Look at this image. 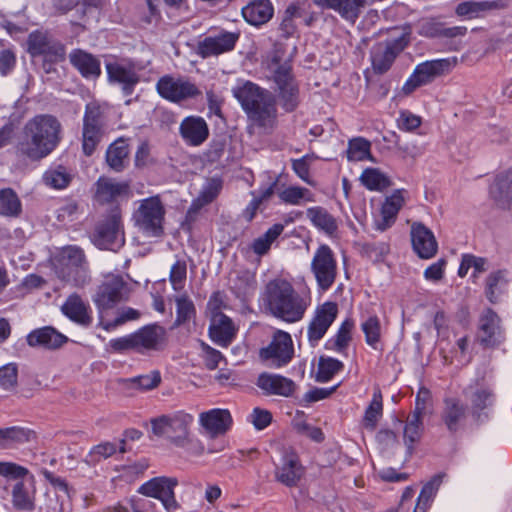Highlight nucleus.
<instances>
[{
	"label": "nucleus",
	"mask_w": 512,
	"mask_h": 512,
	"mask_svg": "<svg viewBox=\"0 0 512 512\" xmlns=\"http://www.w3.org/2000/svg\"><path fill=\"white\" fill-rule=\"evenodd\" d=\"M63 127L52 114H37L23 126L14 146L15 167L25 170L48 157L62 141Z\"/></svg>",
	"instance_id": "nucleus-1"
},
{
	"label": "nucleus",
	"mask_w": 512,
	"mask_h": 512,
	"mask_svg": "<svg viewBox=\"0 0 512 512\" xmlns=\"http://www.w3.org/2000/svg\"><path fill=\"white\" fill-rule=\"evenodd\" d=\"M251 125L271 132L277 124L278 110L273 93L251 81H241L232 88Z\"/></svg>",
	"instance_id": "nucleus-2"
},
{
	"label": "nucleus",
	"mask_w": 512,
	"mask_h": 512,
	"mask_svg": "<svg viewBox=\"0 0 512 512\" xmlns=\"http://www.w3.org/2000/svg\"><path fill=\"white\" fill-rule=\"evenodd\" d=\"M263 302L271 315L289 323L301 320L307 309L305 299L284 279H274L267 283Z\"/></svg>",
	"instance_id": "nucleus-3"
},
{
	"label": "nucleus",
	"mask_w": 512,
	"mask_h": 512,
	"mask_svg": "<svg viewBox=\"0 0 512 512\" xmlns=\"http://www.w3.org/2000/svg\"><path fill=\"white\" fill-rule=\"evenodd\" d=\"M167 342L166 329L153 323L145 325L131 334L111 339L108 345L114 353L123 354L134 351L139 354H147L164 350Z\"/></svg>",
	"instance_id": "nucleus-4"
},
{
	"label": "nucleus",
	"mask_w": 512,
	"mask_h": 512,
	"mask_svg": "<svg viewBox=\"0 0 512 512\" xmlns=\"http://www.w3.org/2000/svg\"><path fill=\"white\" fill-rule=\"evenodd\" d=\"M57 277L75 287H83L90 280L88 262L82 248L76 245L63 247L55 262Z\"/></svg>",
	"instance_id": "nucleus-5"
},
{
	"label": "nucleus",
	"mask_w": 512,
	"mask_h": 512,
	"mask_svg": "<svg viewBox=\"0 0 512 512\" xmlns=\"http://www.w3.org/2000/svg\"><path fill=\"white\" fill-rule=\"evenodd\" d=\"M462 394L467 402L469 416L476 426L486 423L496 404V393L493 387L484 381L476 380L467 385Z\"/></svg>",
	"instance_id": "nucleus-6"
},
{
	"label": "nucleus",
	"mask_w": 512,
	"mask_h": 512,
	"mask_svg": "<svg viewBox=\"0 0 512 512\" xmlns=\"http://www.w3.org/2000/svg\"><path fill=\"white\" fill-rule=\"evenodd\" d=\"M90 239L97 248L102 250L116 252L124 246L125 234L119 206L111 208L109 213L96 223Z\"/></svg>",
	"instance_id": "nucleus-7"
},
{
	"label": "nucleus",
	"mask_w": 512,
	"mask_h": 512,
	"mask_svg": "<svg viewBox=\"0 0 512 512\" xmlns=\"http://www.w3.org/2000/svg\"><path fill=\"white\" fill-rule=\"evenodd\" d=\"M165 207L159 196H151L140 201L132 220L144 236L161 238L164 235Z\"/></svg>",
	"instance_id": "nucleus-8"
},
{
	"label": "nucleus",
	"mask_w": 512,
	"mask_h": 512,
	"mask_svg": "<svg viewBox=\"0 0 512 512\" xmlns=\"http://www.w3.org/2000/svg\"><path fill=\"white\" fill-rule=\"evenodd\" d=\"M106 115L104 108L96 101L86 104L82 126V152L90 157L102 142L106 133Z\"/></svg>",
	"instance_id": "nucleus-9"
},
{
	"label": "nucleus",
	"mask_w": 512,
	"mask_h": 512,
	"mask_svg": "<svg viewBox=\"0 0 512 512\" xmlns=\"http://www.w3.org/2000/svg\"><path fill=\"white\" fill-rule=\"evenodd\" d=\"M273 96L286 113L294 112L300 105V87L292 66L288 63L279 65L271 76Z\"/></svg>",
	"instance_id": "nucleus-10"
},
{
	"label": "nucleus",
	"mask_w": 512,
	"mask_h": 512,
	"mask_svg": "<svg viewBox=\"0 0 512 512\" xmlns=\"http://www.w3.org/2000/svg\"><path fill=\"white\" fill-rule=\"evenodd\" d=\"M128 284L120 275H109L97 287L93 296L99 318L118 303L128 298Z\"/></svg>",
	"instance_id": "nucleus-11"
},
{
	"label": "nucleus",
	"mask_w": 512,
	"mask_h": 512,
	"mask_svg": "<svg viewBox=\"0 0 512 512\" xmlns=\"http://www.w3.org/2000/svg\"><path fill=\"white\" fill-rule=\"evenodd\" d=\"M455 64V59L450 60L448 58L435 59L418 64L404 83L402 87L403 93L409 95L417 88L433 82L435 78L450 72Z\"/></svg>",
	"instance_id": "nucleus-12"
},
{
	"label": "nucleus",
	"mask_w": 512,
	"mask_h": 512,
	"mask_svg": "<svg viewBox=\"0 0 512 512\" xmlns=\"http://www.w3.org/2000/svg\"><path fill=\"white\" fill-rule=\"evenodd\" d=\"M317 286L321 291L329 290L337 278V260L327 244H321L315 251L310 265Z\"/></svg>",
	"instance_id": "nucleus-13"
},
{
	"label": "nucleus",
	"mask_w": 512,
	"mask_h": 512,
	"mask_svg": "<svg viewBox=\"0 0 512 512\" xmlns=\"http://www.w3.org/2000/svg\"><path fill=\"white\" fill-rule=\"evenodd\" d=\"M26 51L31 58L55 57L66 55V46L55 38L49 30L36 29L26 39Z\"/></svg>",
	"instance_id": "nucleus-14"
},
{
	"label": "nucleus",
	"mask_w": 512,
	"mask_h": 512,
	"mask_svg": "<svg viewBox=\"0 0 512 512\" xmlns=\"http://www.w3.org/2000/svg\"><path fill=\"white\" fill-rule=\"evenodd\" d=\"M409 38L406 35L375 44L370 51L373 70L376 74L386 73L394 63L397 56L408 46Z\"/></svg>",
	"instance_id": "nucleus-15"
},
{
	"label": "nucleus",
	"mask_w": 512,
	"mask_h": 512,
	"mask_svg": "<svg viewBox=\"0 0 512 512\" xmlns=\"http://www.w3.org/2000/svg\"><path fill=\"white\" fill-rule=\"evenodd\" d=\"M177 484L176 478L155 477L142 484L138 492L143 496L160 500L167 512H175L180 508L174 493Z\"/></svg>",
	"instance_id": "nucleus-16"
},
{
	"label": "nucleus",
	"mask_w": 512,
	"mask_h": 512,
	"mask_svg": "<svg viewBox=\"0 0 512 512\" xmlns=\"http://www.w3.org/2000/svg\"><path fill=\"white\" fill-rule=\"evenodd\" d=\"M259 354L263 360H271L275 367L287 365L294 355L291 335L288 332L277 330L270 344L261 348Z\"/></svg>",
	"instance_id": "nucleus-17"
},
{
	"label": "nucleus",
	"mask_w": 512,
	"mask_h": 512,
	"mask_svg": "<svg viewBox=\"0 0 512 512\" xmlns=\"http://www.w3.org/2000/svg\"><path fill=\"white\" fill-rule=\"evenodd\" d=\"M337 315L338 305L335 302L326 301L316 308L307 329L308 341L312 346L324 337Z\"/></svg>",
	"instance_id": "nucleus-18"
},
{
	"label": "nucleus",
	"mask_w": 512,
	"mask_h": 512,
	"mask_svg": "<svg viewBox=\"0 0 512 512\" xmlns=\"http://www.w3.org/2000/svg\"><path fill=\"white\" fill-rule=\"evenodd\" d=\"M239 37V32L220 30L218 33L206 36L198 42L197 54L205 59L230 52L235 48Z\"/></svg>",
	"instance_id": "nucleus-19"
},
{
	"label": "nucleus",
	"mask_w": 512,
	"mask_h": 512,
	"mask_svg": "<svg viewBox=\"0 0 512 512\" xmlns=\"http://www.w3.org/2000/svg\"><path fill=\"white\" fill-rule=\"evenodd\" d=\"M156 89L162 98L176 103L194 98L201 93L193 83L180 79L175 80L169 75H165L158 80Z\"/></svg>",
	"instance_id": "nucleus-20"
},
{
	"label": "nucleus",
	"mask_w": 512,
	"mask_h": 512,
	"mask_svg": "<svg viewBox=\"0 0 512 512\" xmlns=\"http://www.w3.org/2000/svg\"><path fill=\"white\" fill-rule=\"evenodd\" d=\"M238 327L220 310L212 311L208 329L209 337L216 345L227 348L236 338Z\"/></svg>",
	"instance_id": "nucleus-21"
},
{
	"label": "nucleus",
	"mask_w": 512,
	"mask_h": 512,
	"mask_svg": "<svg viewBox=\"0 0 512 512\" xmlns=\"http://www.w3.org/2000/svg\"><path fill=\"white\" fill-rule=\"evenodd\" d=\"M500 323V317L490 308L480 317L478 340L484 348H496L503 343L505 337Z\"/></svg>",
	"instance_id": "nucleus-22"
},
{
	"label": "nucleus",
	"mask_w": 512,
	"mask_h": 512,
	"mask_svg": "<svg viewBox=\"0 0 512 512\" xmlns=\"http://www.w3.org/2000/svg\"><path fill=\"white\" fill-rule=\"evenodd\" d=\"M467 415L468 408L459 398H444L440 417L450 434L454 435L465 427Z\"/></svg>",
	"instance_id": "nucleus-23"
},
{
	"label": "nucleus",
	"mask_w": 512,
	"mask_h": 512,
	"mask_svg": "<svg viewBox=\"0 0 512 512\" xmlns=\"http://www.w3.org/2000/svg\"><path fill=\"white\" fill-rule=\"evenodd\" d=\"M411 243L413 251L421 259H430L438 251V243L433 232L421 222L411 225Z\"/></svg>",
	"instance_id": "nucleus-24"
},
{
	"label": "nucleus",
	"mask_w": 512,
	"mask_h": 512,
	"mask_svg": "<svg viewBox=\"0 0 512 512\" xmlns=\"http://www.w3.org/2000/svg\"><path fill=\"white\" fill-rule=\"evenodd\" d=\"M71 66L86 80H97L101 74V60L98 56L81 48L69 53Z\"/></svg>",
	"instance_id": "nucleus-25"
},
{
	"label": "nucleus",
	"mask_w": 512,
	"mask_h": 512,
	"mask_svg": "<svg viewBox=\"0 0 512 512\" xmlns=\"http://www.w3.org/2000/svg\"><path fill=\"white\" fill-rule=\"evenodd\" d=\"M199 422L211 438H216L230 430L233 419L229 410L214 408L200 413Z\"/></svg>",
	"instance_id": "nucleus-26"
},
{
	"label": "nucleus",
	"mask_w": 512,
	"mask_h": 512,
	"mask_svg": "<svg viewBox=\"0 0 512 512\" xmlns=\"http://www.w3.org/2000/svg\"><path fill=\"white\" fill-rule=\"evenodd\" d=\"M30 347H41L47 350H57L66 344L69 339L52 326H44L32 330L26 337Z\"/></svg>",
	"instance_id": "nucleus-27"
},
{
	"label": "nucleus",
	"mask_w": 512,
	"mask_h": 512,
	"mask_svg": "<svg viewBox=\"0 0 512 512\" xmlns=\"http://www.w3.org/2000/svg\"><path fill=\"white\" fill-rule=\"evenodd\" d=\"M274 474L276 481L292 488L298 486L305 474V468L302 466L299 457L290 453L284 455L281 466L276 467Z\"/></svg>",
	"instance_id": "nucleus-28"
},
{
	"label": "nucleus",
	"mask_w": 512,
	"mask_h": 512,
	"mask_svg": "<svg viewBox=\"0 0 512 512\" xmlns=\"http://www.w3.org/2000/svg\"><path fill=\"white\" fill-rule=\"evenodd\" d=\"M507 0H467L459 3L455 8V14L464 19H476L485 17L495 10L506 8Z\"/></svg>",
	"instance_id": "nucleus-29"
},
{
	"label": "nucleus",
	"mask_w": 512,
	"mask_h": 512,
	"mask_svg": "<svg viewBox=\"0 0 512 512\" xmlns=\"http://www.w3.org/2000/svg\"><path fill=\"white\" fill-rule=\"evenodd\" d=\"M323 10H333L344 20L355 23L362 9L367 5V0H312Z\"/></svg>",
	"instance_id": "nucleus-30"
},
{
	"label": "nucleus",
	"mask_w": 512,
	"mask_h": 512,
	"mask_svg": "<svg viewBox=\"0 0 512 512\" xmlns=\"http://www.w3.org/2000/svg\"><path fill=\"white\" fill-rule=\"evenodd\" d=\"M489 194L499 208H512V169L500 172L495 176Z\"/></svg>",
	"instance_id": "nucleus-31"
},
{
	"label": "nucleus",
	"mask_w": 512,
	"mask_h": 512,
	"mask_svg": "<svg viewBox=\"0 0 512 512\" xmlns=\"http://www.w3.org/2000/svg\"><path fill=\"white\" fill-rule=\"evenodd\" d=\"M179 133L189 146H199L209 137V127L202 117L189 116L183 119Z\"/></svg>",
	"instance_id": "nucleus-32"
},
{
	"label": "nucleus",
	"mask_w": 512,
	"mask_h": 512,
	"mask_svg": "<svg viewBox=\"0 0 512 512\" xmlns=\"http://www.w3.org/2000/svg\"><path fill=\"white\" fill-rule=\"evenodd\" d=\"M256 385L267 395L290 397L293 395L296 384L293 380L278 374L261 373Z\"/></svg>",
	"instance_id": "nucleus-33"
},
{
	"label": "nucleus",
	"mask_w": 512,
	"mask_h": 512,
	"mask_svg": "<svg viewBox=\"0 0 512 512\" xmlns=\"http://www.w3.org/2000/svg\"><path fill=\"white\" fill-rule=\"evenodd\" d=\"M405 192L404 189H397L392 195L386 197L381 207V218L375 221L376 230L386 231L395 223L397 215L405 203Z\"/></svg>",
	"instance_id": "nucleus-34"
},
{
	"label": "nucleus",
	"mask_w": 512,
	"mask_h": 512,
	"mask_svg": "<svg viewBox=\"0 0 512 512\" xmlns=\"http://www.w3.org/2000/svg\"><path fill=\"white\" fill-rule=\"evenodd\" d=\"M108 81L121 85L123 94L129 96L133 93L139 82V75L133 68L125 67L118 63H106Z\"/></svg>",
	"instance_id": "nucleus-35"
},
{
	"label": "nucleus",
	"mask_w": 512,
	"mask_h": 512,
	"mask_svg": "<svg viewBox=\"0 0 512 512\" xmlns=\"http://www.w3.org/2000/svg\"><path fill=\"white\" fill-rule=\"evenodd\" d=\"M241 14L248 24L258 27L271 20L274 6L270 0H253L242 7Z\"/></svg>",
	"instance_id": "nucleus-36"
},
{
	"label": "nucleus",
	"mask_w": 512,
	"mask_h": 512,
	"mask_svg": "<svg viewBox=\"0 0 512 512\" xmlns=\"http://www.w3.org/2000/svg\"><path fill=\"white\" fill-rule=\"evenodd\" d=\"M34 430L22 426L0 428V449H11L36 440Z\"/></svg>",
	"instance_id": "nucleus-37"
},
{
	"label": "nucleus",
	"mask_w": 512,
	"mask_h": 512,
	"mask_svg": "<svg viewBox=\"0 0 512 512\" xmlns=\"http://www.w3.org/2000/svg\"><path fill=\"white\" fill-rule=\"evenodd\" d=\"M96 200L101 203H111L119 197L128 196L130 186L127 182H115L110 178H99L96 183Z\"/></svg>",
	"instance_id": "nucleus-38"
},
{
	"label": "nucleus",
	"mask_w": 512,
	"mask_h": 512,
	"mask_svg": "<svg viewBox=\"0 0 512 512\" xmlns=\"http://www.w3.org/2000/svg\"><path fill=\"white\" fill-rule=\"evenodd\" d=\"M193 422L190 414L178 413L171 417L167 438L175 446L184 447L189 442V427Z\"/></svg>",
	"instance_id": "nucleus-39"
},
{
	"label": "nucleus",
	"mask_w": 512,
	"mask_h": 512,
	"mask_svg": "<svg viewBox=\"0 0 512 512\" xmlns=\"http://www.w3.org/2000/svg\"><path fill=\"white\" fill-rule=\"evenodd\" d=\"M88 310L89 307L76 293L71 294L61 307V311L66 317L85 327L92 323V317L89 315Z\"/></svg>",
	"instance_id": "nucleus-40"
},
{
	"label": "nucleus",
	"mask_w": 512,
	"mask_h": 512,
	"mask_svg": "<svg viewBox=\"0 0 512 512\" xmlns=\"http://www.w3.org/2000/svg\"><path fill=\"white\" fill-rule=\"evenodd\" d=\"M467 33V28L464 26L445 27L443 23L435 19L424 21L419 30L421 36L427 38H447L452 39L459 36H464Z\"/></svg>",
	"instance_id": "nucleus-41"
},
{
	"label": "nucleus",
	"mask_w": 512,
	"mask_h": 512,
	"mask_svg": "<svg viewBox=\"0 0 512 512\" xmlns=\"http://www.w3.org/2000/svg\"><path fill=\"white\" fill-rule=\"evenodd\" d=\"M129 145L122 138L111 143L105 155L107 165L115 172L123 171L128 164Z\"/></svg>",
	"instance_id": "nucleus-42"
},
{
	"label": "nucleus",
	"mask_w": 512,
	"mask_h": 512,
	"mask_svg": "<svg viewBox=\"0 0 512 512\" xmlns=\"http://www.w3.org/2000/svg\"><path fill=\"white\" fill-rule=\"evenodd\" d=\"M445 476V473H437L423 485L413 512H427Z\"/></svg>",
	"instance_id": "nucleus-43"
},
{
	"label": "nucleus",
	"mask_w": 512,
	"mask_h": 512,
	"mask_svg": "<svg viewBox=\"0 0 512 512\" xmlns=\"http://www.w3.org/2000/svg\"><path fill=\"white\" fill-rule=\"evenodd\" d=\"M306 214L312 224L326 234L331 236L337 231V221L327 209L321 206L311 207L307 209Z\"/></svg>",
	"instance_id": "nucleus-44"
},
{
	"label": "nucleus",
	"mask_w": 512,
	"mask_h": 512,
	"mask_svg": "<svg viewBox=\"0 0 512 512\" xmlns=\"http://www.w3.org/2000/svg\"><path fill=\"white\" fill-rule=\"evenodd\" d=\"M304 16V7L300 2H293L284 11L282 21L279 25L280 35L284 39L291 38L297 32L295 19Z\"/></svg>",
	"instance_id": "nucleus-45"
},
{
	"label": "nucleus",
	"mask_w": 512,
	"mask_h": 512,
	"mask_svg": "<svg viewBox=\"0 0 512 512\" xmlns=\"http://www.w3.org/2000/svg\"><path fill=\"white\" fill-rule=\"evenodd\" d=\"M354 326V320L352 318H346L341 323L336 335L326 342V349L344 353L352 340V330Z\"/></svg>",
	"instance_id": "nucleus-46"
},
{
	"label": "nucleus",
	"mask_w": 512,
	"mask_h": 512,
	"mask_svg": "<svg viewBox=\"0 0 512 512\" xmlns=\"http://www.w3.org/2000/svg\"><path fill=\"white\" fill-rule=\"evenodd\" d=\"M423 432V416L411 413L404 427V441L408 455L413 453V445L418 442Z\"/></svg>",
	"instance_id": "nucleus-47"
},
{
	"label": "nucleus",
	"mask_w": 512,
	"mask_h": 512,
	"mask_svg": "<svg viewBox=\"0 0 512 512\" xmlns=\"http://www.w3.org/2000/svg\"><path fill=\"white\" fill-rule=\"evenodd\" d=\"M12 504L16 510L31 512L35 509L34 493H31L23 481H18L12 489Z\"/></svg>",
	"instance_id": "nucleus-48"
},
{
	"label": "nucleus",
	"mask_w": 512,
	"mask_h": 512,
	"mask_svg": "<svg viewBox=\"0 0 512 512\" xmlns=\"http://www.w3.org/2000/svg\"><path fill=\"white\" fill-rule=\"evenodd\" d=\"M22 212V204L17 193L11 188L0 189V215L18 217Z\"/></svg>",
	"instance_id": "nucleus-49"
},
{
	"label": "nucleus",
	"mask_w": 512,
	"mask_h": 512,
	"mask_svg": "<svg viewBox=\"0 0 512 512\" xmlns=\"http://www.w3.org/2000/svg\"><path fill=\"white\" fill-rule=\"evenodd\" d=\"M347 159L353 161H374L371 154V142L364 137H355L348 141Z\"/></svg>",
	"instance_id": "nucleus-50"
},
{
	"label": "nucleus",
	"mask_w": 512,
	"mask_h": 512,
	"mask_svg": "<svg viewBox=\"0 0 512 512\" xmlns=\"http://www.w3.org/2000/svg\"><path fill=\"white\" fill-rule=\"evenodd\" d=\"M43 183L53 189H64L72 181V175L67 171L63 165L50 167L42 176Z\"/></svg>",
	"instance_id": "nucleus-51"
},
{
	"label": "nucleus",
	"mask_w": 512,
	"mask_h": 512,
	"mask_svg": "<svg viewBox=\"0 0 512 512\" xmlns=\"http://www.w3.org/2000/svg\"><path fill=\"white\" fill-rule=\"evenodd\" d=\"M121 382L125 389L148 391L156 388L161 383V374L159 371L155 370L150 374L124 379Z\"/></svg>",
	"instance_id": "nucleus-52"
},
{
	"label": "nucleus",
	"mask_w": 512,
	"mask_h": 512,
	"mask_svg": "<svg viewBox=\"0 0 512 512\" xmlns=\"http://www.w3.org/2000/svg\"><path fill=\"white\" fill-rule=\"evenodd\" d=\"M362 184L370 191H383L391 186V180L377 168H366L361 177Z\"/></svg>",
	"instance_id": "nucleus-53"
},
{
	"label": "nucleus",
	"mask_w": 512,
	"mask_h": 512,
	"mask_svg": "<svg viewBox=\"0 0 512 512\" xmlns=\"http://www.w3.org/2000/svg\"><path fill=\"white\" fill-rule=\"evenodd\" d=\"M343 368L344 364L340 360L332 357L320 356L315 380L320 383H326Z\"/></svg>",
	"instance_id": "nucleus-54"
},
{
	"label": "nucleus",
	"mask_w": 512,
	"mask_h": 512,
	"mask_svg": "<svg viewBox=\"0 0 512 512\" xmlns=\"http://www.w3.org/2000/svg\"><path fill=\"white\" fill-rule=\"evenodd\" d=\"M361 329L365 335V342L374 350H382L379 347L381 342V323L377 315L369 316L361 324Z\"/></svg>",
	"instance_id": "nucleus-55"
},
{
	"label": "nucleus",
	"mask_w": 512,
	"mask_h": 512,
	"mask_svg": "<svg viewBox=\"0 0 512 512\" xmlns=\"http://www.w3.org/2000/svg\"><path fill=\"white\" fill-rule=\"evenodd\" d=\"M140 317V312L131 307H127L117 312V316L112 321L105 320V314L99 318L98 326L102 327L106 331H112L115 328L125 324L128 321L137 320Z\"/></svg>",
	"instance_id": "nucleus-56"
},
{
	"label": "nucleus",
	"mask_w": 512,
	"mask_h": 512,
	"mask_svg": "<svg viewBox=\"0 0 512 512\" xmlns=\"http://www.w3.org/2000/svg\"><path fill=\"white\" fill-rule=\"evenodd\" d=\"M382 410V395L381 392L378 391L373 394V399L365 410L363 419L365 428L370 430H374L376 428L378 419L382 415Z\"/></svg>",
	"instance_id": "nucleus-57"
},
{
	"label": "nucleus",
	"mask_w": 512,
	"mask_h": 512,
	"mask_svg": "<svg viewBox=\"0 0 512 512\" xmlns=\"http://www.w3.org/2000/svg\"><path fill=\"white\" fill-rule=\"evenodd\" d=\"M504 272L501 270L492 272L486 280L485 294L487 299L495 304L499 300V296L502 294V290L499 287L501 283L506 284Z\"/></svg>",
	"instance_id": "nucleus-58"
},
{
	"label": "nucleus",
	"mask_w": 512,
	"mask_h": 512,
	"mask_svg": "<svg viewBox=\"0 0 512 512\" xmlns=\"http://www.w3.org/2000/svg\"><path fill=\"white\" fill-rule=\"evenodd\" d=\"M195 306L188 296L182 295L176 298V324L181 325L195 316Z\"/></svg>",
	"instance_id": "nucleus-59"
},
{
	"label": "nucleus",
	"mask_w": 512,
	"mask_h": 512,
	"mask_svg": "<svg viewBox=\"0 0 512 512\" xmlns=\"http://www.w3.org/2000/svg\"><path fill=\"white\" fill-rule=\"evenodd\" d=\"M18 368L15 363L0 367V386L5 390H12L17 386Z\"/></svg>",
	"instance_id": "nucleus-60"
},
{
	"label": "nucleus",
	"mask_w": 512,
	"mask_h": 512,
	"mask_svg": "<svg viewBox=\"0 0 512 512\" xmlns=\"http://www.w3.org/2000/svg\"><path fill=\"white\" fill-rule=\"evenodd\" d=\"M187 277V265L184 260H177L171 267L169 280L175 291H179L184 287Z\"/></svg>",
	"instance_id": "nucleus-61"
},
{
	"label": "nucleus",
	"mask_w": 512,
	"mask_h": 512,
	"mask_svg": "<svg viewBox=\"0 0 512 512\" xmlns=\"http://www.w3.org/2000/svg\"><path fill=\"white\" fill-rule=\"evenodd\" d=\"M117 451V446L115 443L112 442H103L96 446H94L88 457L90 458L87 460L89 463H96L99 462L101 459H106L111 457L113 454H115Z\"/></svg>",
	"instance_id": "nucleus-62"
},
{
	"label": "nucleus",
	"mask_w": 512,
	"mask_h": 512,
	"mask_svg": "<svg viewBox=\"0 0 512 512\" xmlns=\"http://www.w3.org/2000/svg\"><path fill=\"white\" fill-rule=\"evenodd\" d=\"M309 190L304 187L290 186L278 193L280 200L286 204L298 205Z\"/></svg>",
	"instance_id": "nucleus-63"
},
{
	"label": "nucleus",
	"mask_w": 512,
	"mask_h": 512,
	"mask_svg": "<svg viewBox=\"0 0 512 512\" xmlns=\"http://www.w3.org/2000/svg\"><path fill=\"white\" fill-rule=\"evenodd\" d=\"M28 469L14 462H0V475L13 480L23 479Z\"/></svg>",
	"instance_id": "nucleus-64"
}]
</instances>
